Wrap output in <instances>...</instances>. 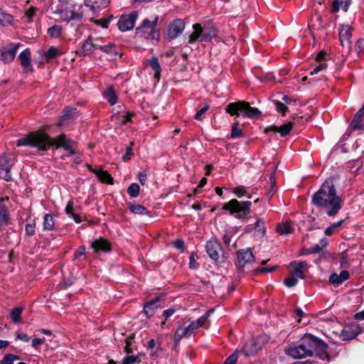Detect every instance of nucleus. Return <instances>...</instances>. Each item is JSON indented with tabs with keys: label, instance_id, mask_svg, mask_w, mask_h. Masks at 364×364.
<instances>
[{
	"label": "nucleus",
	"instance_id": "nucleus-1",
	"mask_svg": "<svg viewBox=\"0 0 364 364\" xmlns=\"http://www.w3.org/2000/svg\"><path fill=\"white\" fill-rule=\"evenodd\" d=\"M17 146H31L36 148L38 151H46L51 147L58 149L63 148L68 152L69 155H75V142L68 139L65 135L61 134L55 138H51L48 134L41 132H33L16 141Z\"/></svg>",
	"mask_w": 364,
	"mask_h": 364
},
{
	"label": "nucleus",
	"instance_id": "nucleus-2",
	"mask_svg": "<svg viewBox=\"0 0 364 364\" xmlns=\"http://www.w3.org/2000/svg\"><path fill=\"white\" fill-rule=\"evenodd\" d=\"M314 205H340L341 198L336 195V190L331 178L327 179L312 198Z\"/></svg>",
	"mask_w": 364,
	"mask_h": 364
},
{
	"label": "nucleus",
	"instance_id": "nucleus-3",
	"mask_svg": "<svg viewBox=\"0 0 364 364\" xmlns=\"http://www.w3.org/2000/svg\"><path fill=\"white\" fill-rule=\"evenodd\" d=\"M314 346L315 341L312 339V335L306 334L299 345L286 348L285 353L294 359H300L311 356L312 346Z\"/></svg>",
	"mask_w": 364,
	"mask_h": 364
},
{
	"label": "nucleus",
	"instance_id": "nucleus-4",
	"mask_svg": "<svg viewBox=\"0 0 364 364\" xmlns=\"http://www.w3.org/2000/svg\"><path fill=\"white\" fill-rule=\"evenodd\" d=\"M159 18V16L155 15L153 16L152 21L148 18L144 19L141 25L136 29V35L146 40L158 41L159 39V30L156 26Z\"/></svg>",
	"mask_w": 364,
	"mask_h": 364
},
{
	"label": "nucleus",
	"instance_id": "nucleus-5",
	"mask_svg": "<svg viewBox=\"0 0 364 364\" xmlns=\"http://www.w3.org/2000/svg\"><path fill=\"white\" fill-rule=\"evenodd\" d=\"M63 21L70 22L76 21L80 22L83 18V6L82 4H61L60 8L56 11Z\"/></svg>",
	"mask_w": 364,
	"mask_h": 364
},
{
	"label": "nucleus",
	"instance_id": "nucleus-6",
	"mask_svg": "<svg viewBox=\"0 0 364 364\" xmlns=\"http://www.w3.org/2000/svg\"><path fill=\"white\" fill-rule=\"evenodd\" d=\"M225 110L231 115L239 116L242 114L248 118H254L262 114V112L257 108L250 107V104L245 101L230 103L226 107Z\"/></svg>",
	"mask_w": 364,
	"mask_h": 364
},
{
	"label": "nucleus",
	"instance_id": "nucleus-7",
	"mask_svg": "<svg viewBox=\"0 0 364 364\" xmlns=\"http://www.w3.org/2000/svg\"><path fill=\"white\" fill-rule=\"evenodd\" d=\"M205 250L210 258L216 263H223L228 257L221 245L215 238H212L206 242Z\"/></svg>",
	"mask_w": 364,
	"mask_h": 364
},
{
	"label": "nucleus",
	"instance_id": "nucleus-8",
	"mask_svg": "<svg viewBox=\"0 0 364 364\" xmlns=\"http://www.w3.org/2000/svg\"><path fill=\"white\" fill-rule=\"evenodd\" d=\"M267 342V336L260 335L257 338L248 341L242 348V352L245 356L254 355L260 350Z\"/></svg>",
	"mask_w": 364,
	"mask_h": 364
},
{
	"label": "nucleus",
	"instance_id": "nucleus-9",
	"mask_svg": "<svg viewBox=\"0 0 364 364\" xmlns=\"http://www.w3.org/2000/svg\"><path fill=\"white\" fill-rule=\"evenodd\" d=\"M137 18L138 13L136 11H132L127 15H122L117 23L118 28L122 32L132 30L135 26Z\"/></svg>",
	"mask_w": 364,
	"mask_h": 364
},
{
	"label": "nucleus",
	"instance_id": "nucleus-10",
	"mask_svg": "<svg viewBox=\"0 0 364 364\" xmlns=\"http://www.w3.org/2000/svg\"><path fill=\"white\" fill-rule=\"evenodd\" d=\"M312 339L315 341V346H312L311 356L315 353L320 359L328 360L329 355L328 353V346L314 336H312Z\"/></svg>",
	"mask_w": 364,
	"mask_h": 364
},
{
	"label": "nucleus",
	"instance_id": "nucleus-11",
	"mask_svg": "<svg viewBox=\"0 0 364 364\" xmlns=\"http://www.w3.org/2000/svg\"><path fill=\"white\" fill-rule=\"evenodd\" d=\"M13 164L7 154H4L0 157V178L9 181L11 180V170Z\"/></svg>",
	"mask_w": 364,
	"mask_h": 364
},
{
	"label": "nucleus",
	"instance_id": "nucleus-12",
	"mask_svg": "<svg viewBox=\"0 0 364 364\" xmlns=\"http://www.w3.org/2000/svg\"><path fill=\"white\" fill-rule=\"evenodd\" d=\"M185 26L183 20L180 18L175 19L168 28V38L171 40L176 38L183 32Z\"/></svg>",
	"mask_w": 364,
	"mask_h": 364
},
{
	"label": "nucleus",
	"instance_id": "nucleus-13",
	"mask_svg": "<svg viewBox=\"0 0 364 364\" xmlns=\"http://www.w3.org/2000/svg\"><path fill=\"white\" fill-rule=\"evenodd\" d=\"M255 257L250 248L246 250H240L237 252V265L243 267L246 264L254 261Z\"/></svg>",
	"mask_w": 364,
	"mask_h": 364
},
{
	"label": "nucleus",
	"instance_id": "nucleus-14",
	"mask_svg": "<svg viewBox=\"0 0 364 364\" xmlns=\"http://www.w3.org/2000/svg\"><path fill=\"white\" fill-rule=\"evenodd\" d=\"M225 211L236 218H244L250 213V206H223Z\"/></svg>",
	"mask_w": 364,
	"mask_h": 364
},
{
	"label": "nucleus",
	"instance_id": "nucleus-15",
	"mask_svg": "<svg viewBox=\"0 0 364 364\" xmlns=\"http://www.w3.org/2000/svg\"><path fill=\"white\" fill-rule=\"evenodd\" d=\"M19 46V43H12L11 44V48L9 49L2 50L1 53V60L4 63H9L13 61L16 57Z\"/></svg>",
	"mask_w": 364,
	"mask_h": 364
},
{
	"label": "nucleus",
	"instance_id": "nucleus-16",
	"mask_svg": "<svg viewBox=\"0 0 364 364\" xmlns=\"http://www.w3.org/2000/svg\"><path fill=\"white\" fill-rule=\"evenodd\" d=\"M193 31L188 37V43L193 44L196 42H204V29L200 23L193 25Z\"/></svg>",
	"mask_w": 364,
	"mask_h": 364
},
{
	"label": "nucleus",
	"instance_id": "nucleus-17",
	"mask_svg": "<svg viewBox=\"0 0 364 364\" xmlns=\"http://www.w3.org/2000/svg\"><path fill=\"white\" fill-rule=\"evenodd\" d=\"M357 325L346 326L342 330L340 337L343 341H349L355 338L360 333Z\"/></svg>",
	"mask_w": 364,
	"mask_h": 364
},
{
	"label": "nucleus",
	"instance_id": "nucleus-18",
	"mask_svg": "<svg viewBox=\"0 0 364 364\" xmlns=\"http://www.w3.org/2000/svg\"><path fill=\"white\" fill-rule=\"evenodd\" d=\"M196 330V327L191 321L188 326H182L177 328L174 339L176 341H179L184 337H189Z\"/></svg>",
	"mask_w": 364,
	"mask_h": 364
},
{
	"label": "nucleus",
	"instance_id": "nucleus-19",
	"mask_svg": "<svg viewBox=\"0 0 364 364\" xmlns=\"http://www.w3.org/2000/svg\"><path fill=\"white\" fill-rule=\"evenodd\" d=\"M91 247L94 249L95 252H107L111 250L110 242L107 240L102 237L93 241L91 244Z\"/></svg>",
	"mask_w": 364,
	"mask_h": 364
},
{
	"label": "nucleus",
	"instance_id": "nucleus-20",
	"mask_svg": "<svg viewBox=\"0 0 364 364\" xmlns=\"http://www.w3.org/2000/svg\"><path fill=\"white\" fill-rule=\"evenodd\" d=\"M349 272L347 270H342L339 274L333 273L329 277V282L335 287H338L349 278Z\"/></svg>",
	"mask_w": 364,
	"mask_h": 364
},
{
	"label": "nucleus",
	"instance_id": "nucleus-21",
	"mask_svg": "<svg viewBox=\"0 0 364 364\" xmlns=\"http://www.w3.org/2000/svg\"><path fill=\"white\" fill-rule=\"evenodd\" d=\"M353 28L350 25H341L339 30V38L341 44L350 43L352 37Z\"/></svg>",
	"mask_w": 364,
	"mask_h": 364
},
{
	"label": "nucleus",
	"instance_id": "nucleus-22",
	"mask_svg": "<svg viewBox=\"0 0 364 364\" xmlns=\"http://www.w3.org/2000/svg\"><path fill=\"white\" fill-rule=\"evenodd\" d=\"M21 65L26 71H32L33 68L31 64V52L28 48L23 50L18 55Z\"/></svg>",
	"mask_w": 364,
	"mask_h": 364
},
{
	"label": "nucleus",
	"instance_id": "nucleus-23",
	"mask_svg": "<svg viewBox=\"0 0 364 364\" xmlns=\"http://www.w3.org/2000/svg\"><path fill=\"white\" fill-rule=\"evenodd\" d=\"M307 266L308 264L306 261L291 262L290 263V267L293 269L294 276L302 279H305V275L302 270L306 269Z\"/></svg>",
	"mask_w": 364,
	"mask_h": 364
},
{
	"label": "nucleus",
	"instance_id": "nucleus-24",
	"mask_svg": "<svg viewBox=\"0 0 364 364\" xmlns=\"http://www.w3.org/2000/svg\"><path fill=\"white\" fill-rule=\"evenodd\" d=\"M351 2L352 0H334L332 4L333 13H337L340 9L347 12Z\"/></svg>",
	"mask_w": 364,
	"mask_h": 364
},
{
	"label": "nucleus",
	"instance_id": "nucleus-25",
	"mask_svg": "<svg viewBox=\"0 0 364 364\" xmlns=\"http://www.w3.org/2000/svg\"><path fill=\"white\" fill-rule=\"evenodd\" d=\"M77 117V112L75 108L66 107L64 109L63 114L60 117L58 125L63 124L66 121L73 119Z\"/></svg>",
	"mask_w": 364,
	"mask_h": 364
},
{
	"label": "nucleus",
	"instance_id": "nucleus-26",
	"mask_svg": "<svg viewBox=\"0 0 364 364\" xmlns=\"http://www.w3.org/2000/svg\"><path fill=\"white\" fill-rule=\"evenodd\" d=\"M149 64H150V66L151 67L152 70L154 71V78L156 80H157V81H159V77H160V74L161 72V65L159 64L158 58L156 56H152L149 59Z\"/></svg>",
	"mask_w": 364,
	"mask_h": 364
},
{
	"label": "nucleus",
	"instance_id": "nucleus-27",
	"mask_svg": "<svg viewBox=\"0 0 364 364\" xmlns=\"http://www.w3.org/2000/svg\"><path fill=\"white\" fill-rule=\"evenodd\" d=\"M14 21L13 16L6 11L0 9V26L6 27L11 26Z\"/></svg>",
	"mask_w": 364,
	"mask_h": 364
},
{
	"label": "nucleus",
	"instance_id": "nucleus-28",
	"mask_svg": "<svg viewBox=\"0 0 364 364\" xmlns=\"http://www.w3.org/2000/svg\"><path fill=\"white\" fill-rule=\"evenodd\" d=\"M159 301V297H156L154 299L146 303L144 306V312L147 317L151 316L154 314L156 309V304Z\"/></svg>",
	"mask_w": 364,
	"mask_h": 364
},
{
	"label": "nucleus",
	"instance_id": "nucleus-29",
	"mask_svg": "<svg viewBox=\"0 0 364 364\" xmlns=\"http://www.w3.org/2000/svg\"><path fill=\"white\" fill-rule=\"evenodd\" d=\"M102 95L111 105H114L117 102V96L112 87H108L103 92Z\"/></svg>",
	"mask_w": 364,
	"mask_h": 364
},
{
	"label": "nucleus",
	"instance_id": "nucleus-30",
	"mask_svg": "<svg viewBox=\"0 0 364 364\" xmlns=\"http://www.w3.org/2000/svg\"><path fill=\"white\" fill-rule=\"evenodd\" d=\"M204 29V42H210L218 35V30L214 26H208Z\"/></svg>",
	"mask_w": 364,
	"mask_h": 364
},
{
	"label": "nucleus",
	"instance_id": "nucleus-31",
	"mask_svg": "<svg viewBox=\"0 0 364 364\" xmlns=\"http://www.w3.org/2000/svg\"><path fill=\"white\" fill-rule=\"evenodd\" d=\"M96 176L101 182L113 184V178L107 171L98 169Z\"/></svg>",
	"mask_w": 364,
	"mask_h": 364
},
{
	"label": "nucleus",
	"instance_id": "nucleus-32",
	"mask_svg": "<svg viewBox=\"0 0 364 364\" xmlns=\"http://www.w3.org/2000/svg\"><path fill=\"white\" fill-rule=\"evenodd\" d=\"M97 48V46L92 43L91 38H88L84 41L82 46V53L83 55H90L94 50V48Z\"/></svg>",
	"mask_w": 364,
	"mask_h": 364
},
{
	"label": "nucleus",
	"instance_id": "nucleus-33",
	"mask_svg": "<svg viewBox=\"0 0 364 364\" xmlns=\"http://www.w3.org/2000/svg\"><path fill=\"white\" fill-rule=\"evenodd\" d=\"M292 129V125L291 123L284 124L280 127L274 126L272 130L274 132H279L282 136H287Z\"/></svg>",
	"mask_w": 364,
	"mask_h": 364
},
{
	"label": "nucleus",
	"instance_id": "nucleus-34",
	"mask_svg": "<svg viewBox=\"0 0 364 364\" xmlns=\"http://www.w3.org/2000/svg\"><path fill=\"white\" fill-rule=\"evenodd\" d=\"M62 31V26L55 24L48 28L47 33L50 38H58L61 36Z\"/></svg>",
	"mask_w": 364,
	"mask_h": 364
},
{
	"label": "nucleus",
	"instance_id": "nucleus-35",
	"mask_svg": "<svg viewBox=\"0 0 364 364\" xmlns=\"http://www.w3.org/2000/svg\"><path fill=\"white\" fill-rule=\"evenodd\" d=\"M276 231L282 235H288L292 232L293 228L290 223H282L278 224L276 228Z\"/></svg>",
	"mask_w": 364,
	"mask_h": 364
},
{
	"label": "nucleus",
	"instance_id": "nucleus-36",
	"mask_svg": "<svg viewBox=\"0 0 364 364\" xmlns=\"http://www.w3.org/2000/svg\"><path fill=\"white\" fill-rule=\"evenodd\" d=\"M62 54L63 52H61L57 47L50 46L48 50L44 53V57L47 60H48L53 59L56 56L60 55Z\"/></svg>",
	"mask_w": 364,
	"mask_h": 364
},
{
	"label": "nucleus",
	"instance_id": "nucleus-37",
	"mask_svg": "<svg viewBox=\"0 0 364 364\" xmlns=\"http://www.w3.org/2000/svg\"><path fill=\"white\" fill-rule=\"evenodd\" d=\"M86 6H90L92 10L100 9L106 6L105 0H85Z\"/></svg>",
	"mask_w": 364,
	"mask_h": 364
},
{
	"label": "nucleus",
	"instance_id": "nucleus-38",
	"mask_svg": "<svg viewBox=\"0 0 364 364\" xmlns=\"http://www.w3.org/2000/svg\"><path fill=\"white\" fill-rule=\"evenodd\" d=\"M54 226V220L50 214H46L43 218V229L51 230Z\"/></svg>",
	"mask_w": 364,
	"mask_h": 364
},
{
	"label": "nucleus",
	"instance_id": "nucleus-39",
	"mask_svg": "<svg viewBox=\"0 0 364 364\" xmlns=\"http://www.w3.org/2000/svg\"><path fill=\"white\" fill-rule=\"evenodd\" d=\"M130 213L134 215H149V211L145 206H129Z\"/></svg>",
	"mask_w": 364,
	"mask_h": 364
},
{
	"label": "nucleus",
	"instance_id": "nucleus-40",
	"mask_svg": "<svg viewBox=\"0 0 364 364\" xmlns=\"http://www.w3.org/2000/svg\"><path fill=\"white\" fill-rule=\"evenodd\" d=\"M22 311V307H16L12 310L11 318L14 323H18L21 322Z\"/></svg>",
	"mask_w": 364,
	"mask_h": 364
},
{
	"label": "nucleus",
	"instance_id": "nucleus-41",
	"mask_svg": "<svg viewBox=\"0 0 364 364\" xmlns=\"http://www.w3.org/2000/svg\"><path fill=\"white\" fill-rule=\"evenodd\" d=\"M9 220V215L5 206H0V224L7 225Z\"/></svg>",
	"mask_w": 364,
	"mask_h": 364
},
{
	"label": "nucleus",
	"instance_id": "nucleus-42",
	"mask_svg": "<svg viewBox=\"0 0 364 364\" xmlns=\"http://www.w3.org/2000/svg\"><path fill=\"white\" fill-rule=\"evenodd\" d=\"M139 191H140V187H139V184H137L136 183H133L128 187L127 193L132 198H135L139 195Z\"/></svg>",
	"mask_w": 364,
	"mask_h": 364
},
{
	"label": "nucleus",
	"instance_id": "nucleus-43",
	"mask_svg": "<svg viewBox=\"0 0 364 364\" xmlns=\"http://www.w3.org/2000/svg\"><path fill=\"white\" fill-rule=\"evenodd\" d=\"M212 312H213V310H210L208 312H206L205 314H204L203 316L198 318L196 321H191L193 323V324L194 325V326L196 327V330L203 325V323H205V321H206V319L208 318V317L210 316V313H212Z\"/></svg>",
	"mask_w": 364,
	"mask_h": 364
},
{
	"label": "nucleus",
	"instance_id": "nucleus-44",
	"mask_svg": "<svg viewBox=\"0 0 364 364\" xmlns=\"http://www.w3.org/2000/svg\"><path fill=\"white\" fill-rule=\"evenodd\" d=\"M343 221H344V219H341L339 221L334 223L331 226L328 227L325 230V232H324L325 235L327 236L331 235L341 225V224L343 223Z\"/></svg>",
	"mask_w": 364,
	"mask_h": 364
},
{
	"label": "nucleus",
	"instance_id": "nucleus-45",
	"mask_svg": "<svg viewBox=\"0 0 364 364\" xmlns=\"http://www.w3.org/2000/svg\"><path fill=\"white\" fill-rule=\"evenodd\" d=\"M20 358L18 355L14 354H6L1 360V364H14V362L18 360Z\"/></svg>",
	"mask_w": 364,
	"mask_h": 364
},
{
	"label": "nucleus",
	"instance_id": "nucleus-46",
	"mask_svg": "<svg viewBox=\"0 0 364 364\" xmlns=\"http://www.w3.org/2000/svg\"><path fill=\"white\" fill-rule=\"evenodd\" d=\"M350 127L353 129L364 130V122L363 117L357 119L356 123L354 122V119L351 122Z\"/></svg>",
	"mask_w": 364,
	"mask_h": 364
},
{
	"label": "nucleus",
	"instance_id": "nucleus-47",
	"mask_svg": "<svg viewBox=\"0 0 364 364\" xmlns=\"http://www.w3.org/2000/svg\"><path fill=\"white\" fill-rule=\"evenodd\" d=\"M242 134V131L239 128L237 123H234L232 126L231 129V137L237 138L241 136Z\"/></svg>",
	"mask_w": 364,
	"mask_h": 364
},
{
	"label": "nucleus",
	"instance_id": "nucleus-48",
	"mask_svg": "<svg viewBox=\"0 0 364 364\" xmlns=\"http://www.w3.org/2000/svg\"><path fill=\"white\" fill-rule=\"evenodd\" d=\"M297 282L298 280L296 276L289 277L284 279V284L289 288L296 286Z\"/></svg>",
	"mask_w": 364,
	"mask_h": 364
},
{
	"label": "nucleus",
	"instance_id": "nucleus-49",
	"mask_svg": "<svg viewBox=\"0 0 364 364\" xmlns=\"http://www.w3.org/2000/svg\"><path fill=\"white\" fill-rule=\"evenodd\" d=\"M136 362H139L137 355H127L122 360V364H134Z\"/></svg>",
	"mask_w": 364,
	"mask_h": 364
},
{
	"label": "nucleus",
	"instance_id": "nucleus-50",
	"mask_svg": "<svg viewBox=\"0 0 364 364\" xmlns=\"http://www.w3.org/2000/svg\"><path fill=\"white\" fill-rule=\"evenodd\" d=\"M72 207L73 206H65V212L67 214L70 215L77 223H79L81 221V218L77 214L73 212Z\"/></svg>",
	"mask_w": 364,
	"mask_h": 364
},
{
	"label": "nucleus",
	"instance_id": "nucleus-51",
	"mask_svg": "<svg viewBox=\"0 0 364 364\" xmlns=\"http://www.w3.org/2000/svg\"><path fill=\"white\" fill-rule=\"evenodd\" d=\"M232 192L239 198L246 195L247 189L244 186H237L235 188Z\"/></svg>",
	"mask_w": 364,
	"mask_h": 364
},
{
	"label": "nucleus",
	"instance_id": "nucleus-52",
	"mask_svg": "<svg viewBox=\"0 0 364 364\" xmlns=\"http://www.w3.org/2000/svg\"><path fill=\"white\" fill-rule=\"evenodd\" d=\"M133 339H134V337L132 336H129L125 339V343H126L125 351L127 352V354H130L133 352V350L131 348Z\"/></svg>",
	"mask_w": 364,
	"mask_h": 364
},
{
	"label": "nucleus",
	"instance_id": "nucleus-53",
	"mask_svg": "<svg viewBox=\"0 0 364 364\" xmlns=\"http://www.w3.org/2000/svg\"><path fill=\"white\" fill-rule=\"evenodd\" d=\"M275 106H276V109L277 110V112L283 113V114H284L288 109L287 105L284 103L279 102V101H277L275 102Z\"/></svg>",
	"mask_w": 364,
	"mask_h": 364
},
{
	"label": "nucleus",
	"instance_id": "nucleus-54",
	"mask_svg": "<svg viewBox=\"0 0 364 364\" xmlns=\"http://www.w3.org/2000/svg\"><path fill=\"white\" fill-rule=\"evenodd\" d=\"M209 105H205L204 107L200 108L195 114V119L197 120H202V115L208 109Z\"/></svg>",
	"mask_w": 364,
	"mask_h": 364
},
{
	"label": "nucleus",
	"instance_id": "nucleus-55",
	"mask_svg": "<svg viewBox=\"0 0 364 364\" xmlns=\"http://www.w3.org/2000/svg\"><path fill=\"white\" fill-rule=\"evenodd\" d=\"M237 360V353H232L224 362L223 364H236Z\"/></svg>",
	"mask_w": 364,
	"mask_h": 364
},
{
	"label": "nucleus",
	"instance_id": "nucleus-56",
	"mask_svg": "<svg viewBox=\"0 0 364 364\" xmlns=\"http://www.w3.org/2000/svg\"><path fill=\"white\" fill-rule=\"evenodd\" d=\"M322 250V247H320V245L316 244L307 249V253L316 254L320 252Z\"/></svg>",
	"mask_w": 364,
	"mask_h": 364
},
{
	"label": "nucleus",
	"instance_id": "nucleus-57",
	"mask_svg": "<svg viewBox=\"0 0 364 364\" xmlns=\"http://www.w3.org/2000/svg\"><path fill=\"white\" fill-rule=\"evenodd\" d=\"M109 23L110 18H102L96 21V23L103 28H107Z\"/></svg>",
	"mask_w": 364,
	"mask_h": 364
},
{
	"label": "nucleus",
	"instance_id": "nucleus-58",
	"mask_svg": "<svg viewBox=\"0 0 364 364\" xmlns=\"http://www.w3.org/2000/svg\"><path fill=\"white\" fill-rule=\"evenodd\" d=\"M26 232L28 235L32 236L35 234V225L27 224L26 225Z\"/></svg>",
	"mask_w": 364,
	"mask_h": 364
},
{
	"label": "nucleus",
	"instance_id": "nucleus-59",
	"mask_svg": "<svg viewBox=\"0 0 364 364\" xmlns=\"http://www.w3.org/2000/svg\"><path fill=\"white\" fill-rule=\"evenodd\" d=\"M146 178H147V176H146V172L144 171H140L139 173H138V179L140 182V183L144 186L146 181Z\"/></svg>",
	"mask_w": 364,
	"mask_h": 364
},
{
	"label": "nucleus",
	"instance_id": "nucleus-60",
	"mask_svg": "<svg viewBox=\"0 0 364 364\" xmlns=\"http://www.w3.org/2000/svg\"><path fill=\"white\" fill-rule=\"evenodd\" d=\"M132 154V149L131 146L126 148V153L122 157V160L126 161L130 159V156Z\"/></svg>",
	"mask_w": 364,
	"mask_h": 364
},
{
	"label": "nucleus",
	"instance_id": "nucleus-61",
	"mask_svg": "<svg viewBox=\"0 0 364 364\" xmlns=\"http://www.w3.org/2000/svg\"><path fill=\"white\" fill-rule=\"evenodd\" d=\"M255 229L257 231H262L263 233L264 232L265 230H264V222L262 220L258 219L256 221Z\"/></svg>",
	"mask_w": 364,
	"mask_h": 364
},
{
	"label": "nucleus",
	"instance_id": "nucleus-62",
	"mask_svg": "<svg viewBox=\"0 0 364 364\" xmlns=\"http://www.w3.org/2000/svg\"><path fill=\"white\" fill-rule=\"evenodd\" d=\"M326 67V65L325 63H320L318 65L316 68H314V70L311 72V75H315L318 73L321 70L325 69Z\"/></svg>",
	"mask_w": 364,
	"mask_h": 364
},
{
	"label": "nucleus",
	"instance_id": "nucleus-63",
	"mask_svg": "<svg viewBox=\"0 0 364 364\" xmlns=\"http://www.w3.org/2000/svg\"><path fill=\"white\" fill-rule=\"evenodd\" d=\"M341 206H331V208L328 210L326 213L329 216L335 215L341 209Z\"/></svg>",
	"mask_w": 364,
	"mask_h": 364
},
{
	"label": "nucleus",
	"instance_id": "nucleus-64",
	"mask_svg": "<svg viewBox=\"0 0 364 364\" xmlns=\"http://www.w3.org/2000/svg\"><path fill=\"white\" fill-rule=\"evenodd\" d=\"M363 116H364V105L355 114L354 122L356 123L357 119L363 117Z\"/></svg>",
	"mask_w": 364,
	"mask_h": 364
}]
</instances>
